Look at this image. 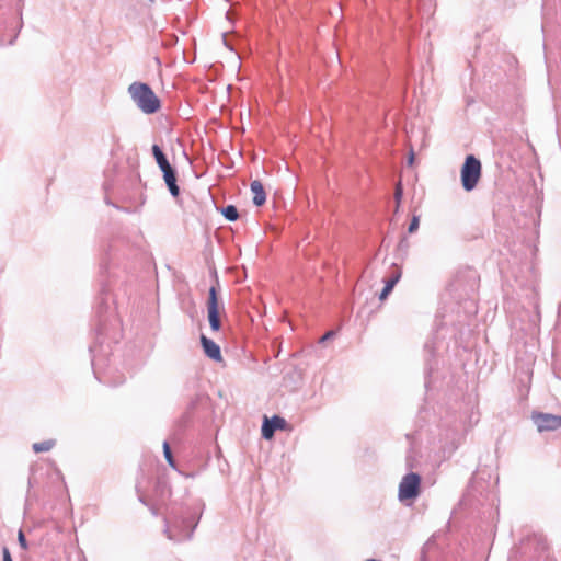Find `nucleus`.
<instances>
[{"instance_id":"f257e3e1","label":"nucleus","mask_w":561,"mask_h":561,"mask_svg":"<svg viewBox=\"0 0 561 561\" xmlns=\"http://www.w3.org/2000/svg\"><path fill=\"white\" fill-rule=\"evenodd\" d=\"M199 515L188 506L173 508L165 517L164 533L168 539L182 542L192 538L198 524Z\"/></svg>"},{"instance_id":"f03ea898","label":"nucleus","mask_w":561,"mask_h":561,"mask_svg":"<svg viewBox=\"0 0 561 561\" xmlns=\"http://www.w3.org/2000/svg\"><path fill=\"white\" fill-rule=\"evenodd\" d=\"M133 102L144 114H154L161 107V102L153 90L144 82H133L128 87Z\"/></svg>"},{"instance_id":"7ed1b4c3","label":"nucleus","mask_w":561,"mask_h":561,"mask_svg":"<svg viewBox=\"0 0 561 561\" xmlns=\"http://www.w3.org/2000/svg\"><path fill=\"white\" fill-rule=\"evenodd\" d=\"M480 176L481 162L472 154L467 156L461 168L462 187L467 192L472 191L477 186Z\"/></svg>"},{"instance_id":"20e7f679","label":"nucleus","mask_w":561,"mask_h":561,"mask_svg":"<svg viewBox=\"0 0 561 561\" xmlns=\"http://www.w3.org/2000/svg\"><path fill=\"white\" fill-rule=\"evenodd\" d=\"M421 477L417 473L410 472L405 474L400 484L398 496L401 501L414 499L419 495Z\"/></svg>"},{"instance_id":"39448f33","label":"nucleus","mask_w":561,"mask_h":561,"mask_svg":"<svg viewBox=\"0 0 561 561\" xmlns=\"http://www.w3.org/2000/svg\"><path fill=\"white\" fill-rule=\"evenodd\" d=\"M531 420L538 432L557 431L561 427V416L550 413H533Z\"/></svg>"},{"instance_id":"423d86ee","label":"nucleus","mask_w":561,"mask_h":561,"mask_svg":"<svg viewBox=\"0 0 561 561\" xmlns=\"http://www.w3.org/2000/svg\"><path fill=\"white\" fill-rule=\"evenodd\" d=\"M207 313L208 321L211 330L217 332L221 328L220 317H219V302L217 297V290L215 286L209 288V296L207 300Z\"/></svg>"},{"instance_id":"0eeeda50","label":"nucleus","mask_w":561,"mask_h":561,"mask_svg":"<svg viewBox=\"0 0 561 561\" xmlns=\"http://www.w3.org/2000/svg\"><path fill=\"white\" fill-rule=\"evenodd\" d=\"M286 425V420L278 415H274L272 419L265 417L262 425V436L265 439H271L274 436L275 431L285 430Z\"/></svg>"},{"instance_id":"6e6552de","label":"nucleus","mask_w":561,"mask_h":561,"mask_svg":"<svg viewBox=\"0 0 561 561\" xmlns=\"http://www.w3.org/2000/svg\"><path fill=\"white\" fill-rule=\"evenodd\" d=\"M201 343L204 350V353L215 362H221L222 356L220 352V347L213 340L206 337L205 335L201 336Z\"/></svg>"},{"instance_id":"1a4fd4ad","label":"nucleus","mask_w":561,"mask_h":561,"mask_svg":"<svg viewBox=\"0 0 561 561\" xmlns=\"http://www.w3.org/2000/svg\"><path fill=\"white\" fill-rule=\"evenodd\" d=\"M400 278L401 271L398 266L394 265V271L392 272L391 276L385 280V287L379 295L380 300H385L389 296V294L392 291L393 287L397 285Z\"/></svg>"},{"instance_id":"9d476101","label":"nucleus","mask_w":561,"mask_h":561,"mask_svg":"<svg viewBox=\"0 0 561 561\" xmlns=\"http://www.w3.org/2000/svg\"><path fill=\"white\" fill-rule=\"evenodd\" d=\"M250 188L253 194V204L255 206H262L266 201V194L262 183L257 180L252 181Z\"/></svg>"},{"instance_id":"9b49d317","label":"nucleus","mask_w":561,"mask_h":561,"mask_svg":"<svg viewBox=\"0 0 561 561\" xmlns=\"http://www.w3.org/2000/svg\"><path fill=\"white\" fill-rule=\"evenodd\" d=\"M162 173H163V179H164V182H165V184H167V186L169 188L170 194L173 197L179 196L180 188H179V186L176 184V173H175V170L171 169V170L164 171Z\"/></svg>"},{"instance_id":"f8f14e48","label":"nucleus","mask_w":561,"mask_h":561,"mask_svg":"<svg viewBox=\"0 0 561 561\" xmlns=\"http://www.w3.org/2000/svg\"><path fill=\"white\" fill-rule=\"evenodd\" d=\"M152 154L162 172L173 169L162 149L158 145L152 146Z\"/></svg>"},{"instance_id":"ddd939ff","label":"nucleus","mask_w":561,"mask_h":561,"mask_svg":"<svg viewBox=\"0 0 561 561\" xmlns=\"http://www.w3.org/2000/svg\"><path fill=\"white\" fill-rule=\"evenodd\" d=\"M56 442L54 439H47L44 442L34 443L32 448L35 453H44L49 451L54 446Z\"/></svg>"},{"instance_id":"4468645a","label":"nucleus","mask_w":561,"mask_h":561,"mask_svg":"<svg viewBox=\"0 0 561 561\" xmlns=\"http://www.w3.org/2000/svg\"><path fill=\"white\" fill-rule=\"evenodd\" d=\"M224 217L229 221H234L239 217L238 209L233 205H228L222 209Z\"/></svg>"},{"instance_id":"2eb2a0df","label":"nucleus","mask_w":561,"mask_h":561,"mask_svg":"<svg viewBox=\"0 0 561 561\" xmlns=\"http://www.w3.org/2000/svg\"><path fill=\"white\" fill-rule=\"evenodd\" d=\"M163 454H164V458H165L167 462L169 463V466L173 469H176V465H175V461L172 456L171 448H170V445L168 442L163 443Z\"/></svg>"},{"instance_id":"dca6fc26","label":"nucleus","mask_w":561,"mask_h":561,"mask_svg":"<svg viewBox=\"0 0 561 561\" xmlns=\"http://www.w3.org/2000/svg\"><path fill=\"white\" fill-rule=\"evenodd\" d=\"M419 225H420V218L419 216H413L411 221H410V225H409V228H408V231L410 233H413L415 232L417 229H419Z\"/></svg>"},{"instance_id":"f3484780","label":"nucleus","mask_w":561,"mask_h":561,"mask_svg":"<svg viewBox=\"0 0 561 561\" xmlns=\"http://www.w3.org/2000/svg\"><path fill=\"white\" fill-rule=\"evenodd\" d=\"M95 351H96V347L95 346H90V353L92 354V366H93V370H94V375L98 379H100L99 377V373H98V369H96V355H95Z\"/></svg>"},{"instance_id":"a211bd4d","label":"nucleus","mask_w":561,"mask_h":561,"mask_svg":"<svg viewBox=\"0 0 561 561\" xmlns=\"http://www.w3.org/2000/svg\"><path fill=\"white\" fill-rule=\"evenodd\" d=\"M402 194H403V190H402L401 183H398L397 186H396V192H394V198H396V202H397V208L399 207Z\"/></svg>"},{"instance_id":"6ab92c4d","label":"nucleus","mask_w":561,"mask_h":561,"mask_svg":"<svg viewBox=\"0 0 561 561\" xmlns=\"http://www.w3.org/2000/svg\"><path fill=\"white\" fill-rule=\"evenodd\" d=\"M18 539H19V543L21 545V547L23 549H26L27 548V543H26V539H25V536H24L22 530L19 531Z\"/></svg>"},{"instance_id":"aec40b11","label":"nucleus","mask_w":561,"mask_h":561,"mask_svg":"<svg viewBox=\"0 0 561 561\" xmlns=\"http://www.w3.org/2000/svg\"><path fill=\"white\" fill-rule=\"evenodd\" d=\"M2 554H3V561H13L11 553L7 547H3Z\"/></svg>"},{"instance_id":"412c9836","label":"nucleus","mask_w":561,"mask_h":561,"mask_svg":"<svg viewBox=\"0 0 561 561\" xmlns=\"http://www.w3.org/2000/svg\"><path fill=\"white\" fill-rule=\"evenodd\" d=\"M334 331H329L327 332L321 339H320V343H324L325 341L332 339L334 336Z\"/></svg>"},{"instance_id":"4be33fe9","label":"nucleus","mask_w":561,"mask_h":561,"mask_svg":"<svg viewBox=\"0 0 561 561\" xmlns=\"http://www.w3.org/2000/svg\"><path fill=\"white\" fill-rule=\"evenodd\" d=\"M413 160H414V156H413V152L410 154L409 157V164H412L413 163Z\"/></svg>"},{"instance_id":"5701e85b","label":"nucleus","mask_w":561,"mask_h":561,"mask_svg":"<svg viewBox=\"0 0 561 561\" xmlns=\"http://www.w3.org/2000/svg\"><path fill=\"white\" fill-rule=\"evenodd\" d=\"M103 333H104V328H103V327H100V328L98 329V334H99V335H102Z\"/></svg>"},{"instance_id":"b1692460","label":"nucleus","mask_w":561,"mask_h":561,"mask_svg":"<svg viewBox=\"0 0 561 561\" xmlns=\"http://www.w3.org/2000/svg\"><path fill=\"white\" fill-rule=\"evenodd\" d=\"M33 486V481H32V478L28 479V488H32Z\"/></svg>"},{"instance_id":"393cba45","label":"nucleus","mask_w":561,"mask_h":561,"mask_svg":"<svg viewBox=\"0 0 561 561\" xmlns=\"http://www.w3.org/2000/svg\"><path fill=\"white\" fill-rule=\"evenodd\" d=\"M150 5L154 4L157 0H147Z\"/></svg>"},{"instance_id":"a878e982","label":"nucleus","mask_w":561,"mask_h":561,"mask_svg":"<svg viewBox=\"0 0 561 561\" xmlns=\"http://www.w3.org/2000/svg\"><path fill=\"white\" fill-rule=\"evenodd\" d=\"M151 511H152L153 515H157V512L153 507H151Z\"/></svg>"},{"instance_id":"bb28decb","label":"nucleus","mask_w":561,"mask_h":561,"mask_svg":"<svg viewBox=\"0 0 561 561\" xmlns=\"http://www.w3.org/2000/svg\"><path fill=\"white\" fill-rule=\"evenodd\" d=\"M559 314L561 316V305L559 306V310H558Z\"/></svg>"}]
</instances>
